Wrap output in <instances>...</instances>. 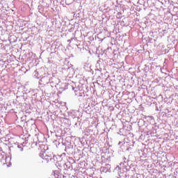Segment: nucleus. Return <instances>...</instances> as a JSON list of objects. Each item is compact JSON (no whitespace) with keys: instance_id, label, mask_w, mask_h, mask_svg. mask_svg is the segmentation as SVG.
<instances>
[{"instance_id":"nucleus-1","label":"nucleus","mask_w":178,"mask_h":178,"mask_svg":"<svg viewBox=\"0 0 178 178\" xmlns=\"http://www.w3.org/2000/svg\"><path fill=\"white\" fill-rule=\"evenodd\" d=\"M42 159H45V161H47V162L51 159L52 158V155H48V154L47 152H44V154H42Z\"/></svg>"}]
</instances>
